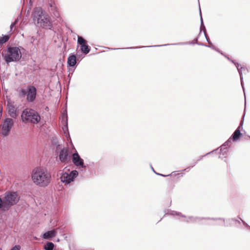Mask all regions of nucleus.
<instances>
[{"label": "nucleus", "instance_id": "nucleus-27", "mask_svg": "<svg viewBox=\"0 0 250 250\" xmlns=\"http://www.w3.org/2000/svg\"><path fill=\"white\" fill-rule=\"evenodd\" d=\"M187 42H179L177 43H172V44H163V45H158V46H167V45H184L187 44Z\"/></svg>", "mask_w": 250, "mask_h": 250}, {"label": "nucleus", "instance_id": "nucleus-32", "mask_svg": "<svg viewBox=\"0 0 250 250\" xmlns=\"http://www.w3.org/2000/svg\"><path fill=\"white\" fill-rule=\"evenodd\" d=\"M4 208V204H3V200H2V199L0 198V208Z\"/></svg>", "mask_w": 250, "mask_h": 250}, {"label": "nucleus", "instance_id": "nucleus-8", "mask_svg": "<svg viewBox=\"0 0 250 250\" xmlns=\"http://www.w3.org/2000/svg\"><path fill=\"white\" fill-rule=\"evenodd\" d=\"M72 162L77 167H80L82 168L86 167V166L84 165L83 160L81 158L77 151L72 154Z\"/></svg>", "mask_w": 250, "mask_h": 250}, {"label": "nucleus", "instance_id": "nucleus-21", "mask_svg": "<svg viewBox=\"0 0 250 250\" xmlns=\"http://www.w3.org/2000/svg\"><path fill=\"white\" fill-rule=\"evenodd\" d=\"M81 49L82 51L85 54H88L90 51V49L88 45L84 44L81 46Z\"/></svg>", "mask_w": 250, "mask_h": 250}, {"label": "nucleus", "instance_id": "nucleus-17", "mask_svg": "<svg viewBox=\"0 0 250 250\" xmlns=\"http://www.w3.org/2000/svg\"><path fill=\"white\" fill-rule=\"evenodd\" d=\"M67 63L70 67H74L76 63V57L74 55H70L67 59Z\"/></svg>", "mask_w": 250, "mask_h": 250}, {"label": "nucleus", "instance_id": "nucleus-25", "mask_svg": "<svg viewBox=\"0 0 250 250\" xmlns=\"http://www.w3.org/2000/svg\"><path fill=\"white\" fill-rule=\"evenodd\" d=\"M36 95H27V100L29 102H33L36 99Z\"/></svg>", "mask_w": 250, "mask_h": 250}, {"label": "nucleus", "instance_id": "nucleus-1", "mask_svg": "<svg viewBox=\"0 0 250 250\" xmlns=\"http://www.w3.org/2000/svg\"><path fill=\"white\" fill-rule=\"evenodd\" d=\"M31 179L33 182L39 187L45 188L51 182V174L46 169L42 167H36L31 173Z\"/></svg>", "mask_w": 250, "mask_h": 250}, {"label": "nucleus", "instance_id": "nucleus-33", "mask_svg": "<svg viewBox=\"0 0 250 250\" xmlns=\"http://www.w3.org/2000/svg\"><path fill=\"white\" fill-rule=\"evenodd\" d=\"M239 218L242 221V222H243V224L246 227H247L248 228L250 229V226H249L245 222H244L243 220H242L241 219V218L240 217H239Z\"/></svg>", "mask_w": 250, "mask_h": 250}, {"label": "nucleus", "instance_id": "nucleus-36", "mask_svg": "<svg viewBox=\"0 0 250 250\" xmlns=\"http://www.w3.org/2000/svg\"><path fill=\"white\" fill-rule=\"evenodd\" d=\"M14 26H15V23H12L11 24V25H10V29H11V30H12V29H13V27H14Z\"/></svg>", "mask_w": 250, "mask_h": 250}, {"label": "nucleus", "instance_id": "nucleus-16", "mask_svg": "<svg viewBox=\"0 0 250 250\" xmlns=\"http://www.w3.org/2000/svg\"><path fill=\"white\" fill-rule=\"evenodd\" d=\"M207 219L204 218H199L197 217L189 216L188 217L186 221L188 223H199L201 222L202 220H207Z\"/></svg>", "mask_w": 250, "mask_h": 250}, {"label": "nucleus", "instance_id": "nucleus-31", "mask_svg": "<svg viewBox=\"0 0 250 250\" xmlns=\"http://www.w3.org/2000/svg\"><path fill=\"white\" fill-rule=\"evenodd\" d=\"M151 168H152V170H153V171H154V172L155 173H156V174H157V175H161V176H163V177H166V176H169V175H164V174H162L158 173L154 171V169H153V168L152 167H151Z\"/></svg>", "mask_w": 250, "mask_h": 250}, {"label": "nucleus", "instance_id": "nucleus-15", "mask_svg": "<svg viewBox=\"0 0 250 250\" xmlns=\"http://www.w3.org/2000/svg\"><path fill=\"white\" fill-rule=\"evenodd\" d=\"M8 114L11 118H16L18 116L17 111L15 107L12 105H8Z\"/></svg>", "mask_w": 250, "mask_h": 250}, {"label": "nucleus", "instance_id": "nucleus-38", "mask_svg": "<svg viewBox=\"0 0 250 250\" xmlns=\"http://www.w3.org/2000/svg\"><path fill=\"white\" fill-rule=\"evenodd\" d=\"M18 19H16L13 23H15V25L17 23Z\"/></svg>", "mask_w": 250, "mask_h": 250}, {"label": "nucleus", "instance_id": "nucleus-18", "mask_svg": "<svg viewBox=\"0 0 250 250\" xmlns=\"http://www.w3.org/2000/svg\"><path fill=\"white\" fill-rule=\"evenodd\" d=\"M56 234V231L55 230H49L43 234V238L45 239H49L54 237Z\"/></svg>", "mask_w": 250, "mask_h": 250}, {"label": "nucleus", "instance_id": "nucleus-2", "mask_svg": "<svg viewBox=\"0 0 250 250\" xmlns=\"http://www.w3.org/2000/svg\"><path fill=\"white\" fill-rule=\"evenodd\" d=\"M33 20L37 26L50 29L52 27L49 17L43 14L41 7H36L32 14Z\"/></svg>", "mask_w": 250, "mask_h": 250}, {"label": "nucleus", "instance_id": "nucleus-45", "mask_svg": "<svg viewBox=\"0 0 250 250\" xmlns=\"http://www.w3.org/2000/svg\"><path fill=\"white\" fill-rule=\"evenodd\" d=\"M127 48H123L122 49H127ZM130 48H132L131 47H130Z\"/></svg>", "mask_w": 250, "mask_h": 250}, {"label": "nucleus", "instance_id": "nucleus-22", "mask_svg": "<svg viewBox=\"0 0 250 250\" xmlns=\"http://www.w3.org/2000/svg\"><path fill=\"white\" fill-rule=\"evenodd\" d=\"M54 247V245L52 242H47L44 246L45 250H53Z\"/></svg>", "mask_w": 250, "mask_h": 250}, {"label": "nucleus", "instance_id": "nucleus-43", "mask_svg": "<svg viewBox=\"0 0 250 250\" xmlns=\"http://www.w3.org/2000/svg\"><path fill=\"white\" fill-rule=\"evenodd\" d=\"M245 101H246V94H244Z\"/></svg>", "mask_w": 250, "mask_h": 250}, {"label": "nucleus", "instance_id": "nucleus-9", "mask_svg": "<svg viewBox=\"0 0 250 250\" xmlns=\"http://www.w3.org/2000/svg\"><path fill=\"white\" fill-rule=\"evenodd\" d=\"M232 142L231 138H229L227 141H226L222 146H221L220 154L219 158L226 157L228 154V148L226 146H229Z\"/></svg>", "mask_w": 250, "mask_h": 250}, {"label": "nucleus", "instance_id": "nucleus-26", "mask_svg": "<svg viewBox=\"0 0 250 250\" xmlns=\"http://www.w3.org/2000/svg\"><path fill=\"white\" fill-rule=\"evenodd\" d=\"M199 45H205L206 46H208V47H210L215 50H216V51H218V52H219L215 47V46L211 42H210V43H208L209 45H205L203 43H197Z\"/></svg>", "mask_w": 250, "mask_h": 250}, {"label": "nucleus", "instance_id": "nucleus-3", "mask_svg": "<svg viewBox=\"0 0 250 250\" xmlns=\"http://www.w3.org/2000/svg\"><path fill=\"white\" fill-rule=\"evenodd\" d=\"M21 118L22 122L24 124H37L41 120V116L39 113L31 108L24 109L22 112Z\"/></svg>", "mask_w": 250, "mask_h": 250}, {"label": "nucleus", "instance_id": "nucleus-14", "mask_svg": "<svg viewBox=\"0 0 250 250\" xmlns=\"http://www.w3.org/2000/svg\"><path fill=\"white\" fill-rule=\"evenodd\" d=\"M231 61L232 63H233L235 64V66L236 67V68L237 69V70L239 72L240 77L241 83L242 85L243 86L242 73H243V71L248 72V70L246 68L243 67H241L240 68H239L240 64L239 63L234 62V61L232 60H231Z\"/></svg>", "mask_w": 250, "mask_h": 250}, {"label": "nucleus", "instance_id": "nucleus-40", "mask_svg": "<svg viewBox=\"0 0 250 250\" xmlns=\"http://www.w3.org/2000/svg\"><path fill=\"white\" fill-rule=\"evenodd\" d=\"M214 151H215V150H213V151H211V152H210L207 153L206 154V155H208V154H210V153H212V152H214Z\"/></svg>", "mask_w": 250, "mask_h": 250}, {"label": "nucleus", "instance_id": "nucleus-23", "mask_svg": "<svg viewBox=\"0 0 250 250\" xmlns=\"http://www.w3.org/2000/svg\"><path fill=\"white\" fill-rule=\"evenodd\" d=\"M9 37L8 35H5L2 38H0V48L1 45L8 41Z\"/></svg>", "mask_w": 250, "mask_h": 250}, {"label": "nucleus", "instance_id": "nucleus-20", "mask_svg": "<svg viewBox=\"0 0 250 250\" xmlns=\"http://www.w3.org/2000/svg\"><path fill=\"white\" fill-rule=\"evenodd\" d=\"M200 20H201V26H200V32H202V31H203L204 35H206V27L204 24L203 20L201 14V11L200 9Z\"/></svg>", "mask_w": 250, "mask_h": 250}, {"label": "nucleus", "instance_id": "nucleus-10", "mask_svg": "<svg viewBox=\"0 0 250 250\" xmlns=\"http://www.w3.org/2000/svg\"><path fill=\"white\" fill-rule=\"evenodd\" d=\"M59 160L62 163H66L69 160L68 149L63 147L62 148L59 154Z\"/></svg>", "mask_w": 250, "mask_h": 250}, {"label": "nucleus", "instance_id": "nucleus-19", "mask_svg": "<svg viewBox=\"0 0 250 250\" xmlns=\"http://www.w3.org/2000/svg\"><path fill=\"white\" fill-rule=\"evenodd\" d=\"M21 94H26L23 90H21ZM26 94H37V90L34 86H29L28 87V91Z\"/></svg>", "mask_w": 250, "mask_h": 250}, {"label": "nucleus", "instance_id": "nucleus-5", "mask_svg": "<svg viewBox=\"0 0 250 250\" xmlns=\"http://www.w3.org/2000/svg\"><path fill=\"white\" fill-rule=\"evenodd\" d=\"M20 197L16 192H6L3 198L4 209L8 210L16 205L19 201Z\"/></svg>", "mask_w": 250, "mask_h": 250}, {"label": "nucleus", "instance_id": "nucleus-35", "mask_svg": "<svg viewBox=\"0 0 250 250\" xmlns=\"http://www.w3.org/2000/svg\"><path fill=\"white\" fill-rule=\"evenodd\" d=\"M205 156H206V155L201 156V157H200V159H198V160H197V161L196 162H195V164H196V163H197V162L198 161H200V160H202V159H203V158ZM195 165V164H194L193 166H192V167H193Z\"/></svg>", "mask_w": 250, "mask_h": 250}, {"label": "nucleus", "instance_id": "nucleus-30", "mask_svg": "<svg viewBox=\"0 0 250 250\" xmlns=\"http://www.w3.org/2000/svg\"><path fill=\"white\" fill-rule=\"evenodd\" d=\"M170 214L172 215H181V213L179 212H177L175 211H172L170 213Z\"/></svg>", "mask_w": 250, "mask_h": 250}, {"label": "nucleus", "instance_id": "nucleus-11", "mask_svg": "<svg viewBox=\"0 0 250 250\" xmlns=\"http://www.w3.org/2000/svg\"><path fill=\"white\" fill-rule=\"evenodd\" d=\"M65 112L66 113H64L62 116V122L64 124V126L62 127V129L66 137H70L68 128L67 115L66 111Z\"/></svg>", "mask_w": 250, "mask_h": 250}, {"label": "nucleus", "instance_id": "nucleus-24", "mask_svg": "<svg viewBox=\"0 0 250 250\" xmlns=\"http://www.w3.org/2000/svg\"><path fill=\"white\" fill-rule=\"evenodd\" d=\"M78 43L81 46L86 43V41L81 36H78Z\"/></svg>", "mask_w": 250, "mask_h": 250}, {"label": "nucleus", "instance_id": "nucleus-34", "mask_svg": "<svg viewBox=\"0 0 250 250\" xmlns=\"http://www.w3.org/2000/svg\"><path fill=\"white\" fill-rule=\"evenodd\" d=\"M205 37L206 39V40L208 42V43H210V42H211L210 40H209V38L208 37V36L207 34L206 33V35H205Z\"/></svg>", "mask_w": 250, "mask_h": 250}, {"label": "nucleus", "instance_id": "nucleus-29", "mask_svg": "<svg viewBox=\"0 0 250 250\" xmlns=\"http://www.w3.org/2000/svg\"><path fill=\"white\" fill-rule=\"evenodd\" d=\"M21 246L20 245H15L10 250H20Z\"/></svg>", "mask_w": 250, "mask_h": 250}, {"label": "nucleus", "instance_id": "nucleus-13", "mask_svg": "<svg viewBox=\"0 0 250 250\" xmlns=\"http://www.w3.org/2000/svg\"><path fill=\"white\" fill-rule=\"evenodd\" d=\"M243 121H241L240 124V125L238 127V128L235 130V131L233 132V133L232 135V141H237L239 138L240 135H241L240 129L241 127L243 125Z\"/></svg>", "mask_w": 250, "mask_h": 250}, {"label": "nucleus", "instance_id": "nucleus-47", "mask_svg": "<svg viewBox=\"0 0 250 250\" xmlns=\"http://www.w3.org/2000/svg\"><path fill=\"white\" fill-rule=\"evenodd\" d=\"M0 250H2V249H1V248H0Z\"/></svg>", "mask_w": 250, "mask_h": 250}, {"label": "nucleus", "instance_id": "nucleus-46", "mask_svg": "<svg viewBox=\"0 0 250 250\" xmlns=\"http://www.w3.org/2000/svg\"><path fill=\"white\" fill-rule=\"evenodd\" d=\"M182 216L183 217H186V216H184V215H182Z\"/></svg>", "mask_w": 250, "mask_h": 250}, {"label": "nucleus", "instance_id": "nucleus-37", "mask_svg": "<svg viewBox=\"0 0 250 250\" xmlns=\"http://www.w3.org/2000/svg\"><path fill=\"white\" fill-rule=\"evenodd\" d=\"M144 46H143V47H144ZM147 47H158V45H150V46H147Z\"/></svg>", "mask_w": 250, "mask_h": 250}, {"label": "nucleus", "instance_id": "nucleus-4", "mask_svg": "<svg viewBox=\"0 0 250 250\" xmlns=\"http://www.w3.org/2000/svg\"><path fill=\"white\" fill-rule=\"evenodd\" d=\"M2 56L5 62L9 63L12 62L19 61L21 57V54L18 47L9 46L6 51L3 52Z\"/></svg>", "mask_w": 250, "mask_h": 250}, {"label": "nucleus", "instance_id": "nucleus-39", "mask_svg": "<svg viewBox=\"0 0 250 250\" xmlns=\"http://www.w3.org/2000/svg\"><path fill=\"white\" fill-rule=\"evenodd\" d=\"M189 169H190V167H188V168H187L185 169L184 170H187V171H189Z\"/></svg>", "mask_w": 250, "mask_h": 250}, {"label": "nucleus", "instance_id": "nucleus-44", "mask_svg": "<svg viewBox=\"0 0 250 250\" xmlns=\"http://www.w3.org/2000/svg\"><path fill=\"white\" fill-rule=\"evenodd\" d=\"M111 49L115 50V49H117V48H111Z\"/></svg>", "mask_w": 250, "mask_h": 250}, {"label": "nucleus", "instance_id": "nucleus-6", "mask_svg": "<svg viewBox=\"0 0 250 250\" xmlns=\"http://www.w3.org/2000/svg\"><path fill=\"white\" fill-rule=\"evenodd\" d=\"M14 122L12 118H6L0 126V132L4 136H7L13 126Z\"/></svg>", "mask_w": 250, "mask_h": 250}, {"label": "nucleus", "instance_id": "nucleus-7", "mask_svg": "<svg viewBox=\"0 0 250 250\" xmlns=\"http://www.w3.org/2000/svg\"><path fill=\"white\" fill-rule=\"evenodd\" d=\"M78 175V172L76 170L71 171L69 173L65 172L62 173L60 179L62 183L68 184L73 181Z\"/></svg>", "mask_w": 250, "mask_h": 250}, {"label": "nucleus", "instance_id": "nucleus-12", "mask_svg": "<svg viewBox=\"0 0 250 250\" xmlns=\"http://www.w3.org/2000/svg\"><path fill=\"white\" fill-rule=\"evenodd\" d=\"M48 4L50 8V11L52 12L53 15L56 18H59L60 14L54 0H50Z\"/></svg>", "mask_w": 250, "mask_h": 250}, {"label": "nucleus", "instance_id": "nucleus-41", "mask_svg": "<svg viewBox=\"0 0 250 250\" xmlns=\"http://www.w3.org/2000/svg\"><path fill=\"white\" fill-rule=\"evenodd\" d=\"M197 40H198V39H197V38H196V39L194 40V41H195V42H197Z\"/></svg>", "mask_w": 250, "mask_h": 250}, {"label": "nucleus", "instance_id": "nucleus-28", "mask_svg": "<svg viewBox=\"0 0 250 250\" xmlns=\"http://www.w3.org/2000/svg\"><path fill=\"white\" fill-rule=\"evenodd\" d=\"M218 221L219 222L218 223H216V224L224 225L225 224L224 219L219 218V219H218Z\"/></svg>", "mask_w": 250, "mask_h": 250}, {"label": "nucleus", "instance_id": "nucleus-42", "mask_svg": "<svg viewBox=\"0 0 250 250\" xmlns=\"http://www.w3.org/2000/svg\"><path fill=\"white\" fill-rule=\"evenodd\" d=\"M59 146H60V145H58V146H57V149H58V148H59Z\"/></svg>", "mask_w": 250, "mask_h": 250}]
</instances>
